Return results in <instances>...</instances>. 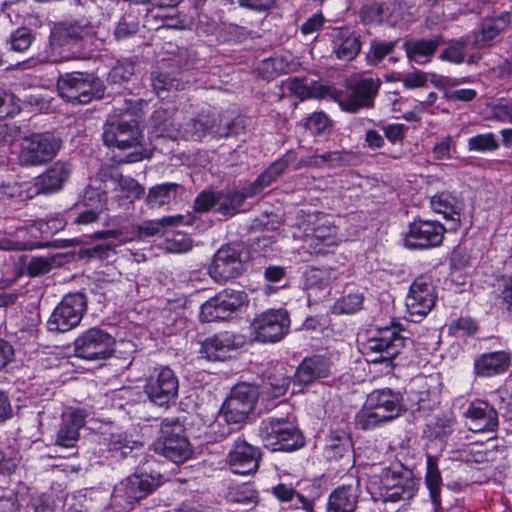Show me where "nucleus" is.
I'll return each mask as SVG.
<instances>
[{
    "label": "nucleus",
    "mask_w": 512,
    "mask_h": 512,
    "mask_svg": "<svg viewBox=\"0 0 512 512\" xmlns=\"http://www.w3.org/2000/svg\"><path fill=\"white\" fill-rule=\"evenodd\" d=\"M97 31L86 19H66L54 23L49 36L53 56L61 60L84 59L97 48Z\"/></svg>",
    "instance_id": "nucleus-1"
},
{
    "label": "nucleus",
    "mask_w": 512,
    "mask_h": 512,
    "mask_svg": "<svg viewBox=\"0 0 512 512\" xmlns=\"http://www.w3.org/2000/svg\"><path fill=\"white\" fill-rule=\"evenodd\" d=\"M368 490L383 502L406 503L415 496L418 481L412 470L395 463L384 468L379 479H370Z\"/></svg>",
    "instance_id": "nucleus-2"
},
{
    "label": "nucleus",
    "mask_w": 512,
    "mask_h": 512,
    "mask_svg": "<svg viewBox=\"0 0 512 512\" xmlns=\"http://www.w3.org/2000/svg\"><path fill=\"white\" fill-rule=\"evenodd\" d=\"M258 396V388L249 383H239L232 388L221 407L220 418L225 425L219 430L220 436L227 437L243 427L255 408Z\"/></svg>",
    "instance_id": "nucleus-3"
},
{
    "label": "nucleus",
    "mask_w": 512,
    "mask_h": 512,
    "mask_svg": "<svg viewBox=\"0 0 512 512\" xmlns=\"http://www.w3.org/2000/svg\"><path fill=\"white\" fill-rule=\"evenodd\" d=\"M382 82L379 78L362 77L347 83L345 90H337L333 87H324L329 98L336 101L342 110L357 113L361 109L374 107Z\"/></svg>",
    "instance_id": "nucleus-4"
},
{
    "label": "nucleus",
    "mask_w": 512,
    "mask_h": 512,
    "mask_svg": "<svg viewBox=\"0 0 512 512\" xmlns=\"http://www.w3.org/2000/svg\"><path fill=\"white\" fill-rule=\"evenodd\" d=\"M102 137L104 144L108 147H117L120 150L134 149L126 155V162L133 163L143 159L144 155L139 148L143 135L135 118L111 117L104 124Z\"/></svg>",
    "instance_id": "nucleus-5"
},
{
    "label": "nucleus",
    "mask_w": 512,
    "mask_h": 512,
    "mask_svg": "<svg viewBox=\"0 0 512 512\" xmlns=\"http://www.w3.org/2000/svg\"><path fill=\"white\" fill-rule=\"evenodd\" d=\"M61 146V138L53 132L32 133L19 144L18 163L22 167L45 165L57 156Z\"/></svg>",
    "instance_id": "nucleus-6"
},
{
    "label": "nucleus",
    "mask_w": 512,
    "mask_h": 512,
    "mask_svg": "<svg viewBox=\"0 0 512 512\" xmlns=\"http://www.w3.org/2000/svg\"><path fill=\"white\" fill-rule=\"evenodd\" d=\"M61 98L73 104H87L104 95L105 86L94 74L72 72L61 76L57 82Z\"/></svg>",
    "instance_id": "nucleus-7"
},
{
    "label": "nucleus",
    "mask_w": 512,
    "mask_h": 512,
    "mask_svg": "<svg viewBox=\"0 0 512 512\" xmlns=\"http://www.w3.org/2000/svg\"><path fill=\"white\" fill-rule=\"evenodd\" d=\"M413 341L396 326L378 328L363 344L364 353L372 363H391Z\"/></svg>",
    "instance_id": "nucleus-8"
},
{
    "label": "nucleus",
    "mask_w": 512,
    "mask_h": 512,
    "mask_svg": "<svg viewBox=\"0 0 512 512\" xmlns=\"http://www.w3.org/2000/svg\"><path fill=\"white\" fill-rule=\"evenodd\" d=\"M162 483L160 473L141 471L120 481L113 490L112 498L116 505L132 509L136 503L150 495Z\"/></svg>",
    "instance_id": "nucleus-9"
},
{
    "label": "nucleus",
    "mask_w": 512,
    "mask_h": 512,
    "mask_svg": "<svg viewBox=\"0 0 512 512\" xmlns=\"http://www.w3.org/2000/svg\"><path fill=\"white\" fill-rule=\"evenodd\" d=\"M260 437L273 451H293L303 446L301 432L284 418L269 417L261 422Z\"/></svg>",
    "instance_id": "nucleus-10"
},
{
    "label": "nucleus",
    "mask_w": 512,
    "mask_h": 512,
    "mask_svg": "<svg viewBox=\"0 0 512 512\" xmlns=\"http://www.w3.org/2000/svg\"><path fill=\"white\" fill-rule=\"evenodd\" d=\"M290 317L284 309H269L258 315L250 324V336L259 343H276L289 332Z\"/></svg>",
    "instance_id": "nucleus-11"
},
{
    "label": "nucleus",
    "mask_w": 512,
    "mask_h": 512,
    "mask_svg": "<svg viewBox=\"0 0 512 512\" xmlns=\"http://www.w3.org/2000/svg\"><path fill=\"white\" fill-rule=\"evenodd\" d=\"M87 310V298L81 292L63 297L47 321L50 332L64 333L77 327Z\"/></svg>",
    "instance_id": "nucleus-12"
},
{
    "label": "nucleus",
    "mask_w": 512,
    "mask_h": 512,
    "mask_svg": "<svg viewBox=\"0 0 512 512\" xmlns=\"http://www.w3.org/2000/svg\"><path fill=\"white\" fill-rule=\"evenodd\" d=\"M245 249L242 244L222 246L214 255L208 272L216 282H227L240 276L244 270Z\"/></svg>",
    "instance_id": "nucleus-13"
},
{
    "label": "nucleus",
    "mask_w": 512,
    "mask_h": 512,
    "mask_svg": "<svg viewBox=\"0 0 512 512\" xmlns=\"http://www.w3.org/2000/svg\"><path fill=\"white\" fill-rule=\"evenodd\" d=\"M114 339L106 331L91 328L74 341L75 356L87 361H103L113 353Z\"/></svg>",
    "instance_id": "nucleus-14"
},
{
    "label": "nucleus",
    "mask_w": 512,
    "mask_h": 512,
    "mask_svg": "<svg viewBox=\"0 0 512 512\" xmlns=\"http://www.w3.org/2000/svg\"><path fill=\"white\" fill-rule=\"evenodd\" d=\"M247 301L243 291L224 289L201 305L199 318L202 322L228 319Z\"/></svg>",
    "instance_id": "nucleus-15"
},
{
    "label": "nucleus",
    "mask_w": 512,
    "mask_h": 512,
    "mask_svg": "<svg viewBox=\"0 0 512 512\" xmlns=\"http://www.w3.org/2000/svg\"><path fill=\"white\" fill-rule=\"evenodd\" d=\"M241 129H243V125L240 120H233L226 123L224 127H220L217 125V119L214 116L203 114L181 124L182 139L194 141L201 140L207 134L216 138L237 135Z\"/></svg>",
    "instance_id": "nucleus-16"
},
{
    "label": "nucleus",
    "mask_w": 512,
    "mask_h": 512,
    "mask_svg": "<svg viewBox=\"0 0 512 512\" xmlns=\"http://www.w3.org/2000/svg\"><path fill=\"white\" fill-rule=\"evenodd\" d=\"M179 381L174 371L167 366L155 369L144 387L149 400L157 406H168L178 396Z\"/></svg>",
    "instance_id": "nucleus-17"
},
{
    "label": "nucleus",
    "mask_w": 512,
    "mask_h": 512,
    "mask_svg": "<svg viewBox=\"0 0 512 512\" xmlns=\"http://www.w3.org/2000/svg\"><path fill=\"white\" fill-rule=\"evenodd\" d=\"M445 227L434 220H415L409 226L405 245L413 249H427L439 246L444 238Z\"/></svg>",
    "instance_id": "nucleus-18"
},
{
    "label": "nucleus",
    "mask_w": 512,
    "mask_h": 512,
    "mask_svg": "<svg viewBox=\"0 0 512 512\" xmlns=\"http://www.w3.org/2000/svg\"><path fill=\"white\" fill-rule=\"evenodd\" d=\"M436 295L434 286L428 277L416 278L409 289L406 298V307L412 316L423 317L434 307Z\"/></svg>",
    "instance_id": "nucleus-19"
},
{
    "label": "nucleus",
    "mask_w": 512,
    "mask_h": 512,
    "mask_svg": "<svg viewBox=\"0 0 512 512\" xmlns=\"http://www.w3.org/2000/svg\"><path fill=\"white\" fill-rule=\"evenodd\" d=\"M260 458L259 448L240 438L234 442L228 454V462L232 472L239 475L255 473L258 470Z\"/></svg>",
    "instance_id": "nucleus-20"
},
{
    "label": "nucleus",
    "mask_w": 512,
    "mask_h": 512,
    "mask_svg": "<svg viewBox=\"0 0 512 512\" xmlns=\"http://www.w3.org/2000/svg\"><path fill=\"white\" fill-rule=\"evenodd\" d=\"M73 167L69 162L56 161L42 174L34 178L33 186L37 194H52L60 191L69 179Z\"/></svg>",
    "instance_id": "nucleus-21"
},
{
    "label": "nucleus",
    "mask_w": 512,
    "mask_h": 512,
    "mask_svg": "<svg viewBox=\"0 0 512 512\" xmlns=\"http://www.w3.org/2000/svg\"><path fill=\"white\" fill-rule=\"evenodd\" d=\"M366 402L370 409L384 415L388 422L400 416L403 410L401 394L390 388L373 390L368 394Z\"/></svg>",
    "instance_id": "nucleus-22"
},
{
    "label": "nucleus",
    "mask_w": 512,
    "mask_h": 512,
    "mask_svg": "<svg viewBox=\"0 0 512 512\" xmlns=\"http://www.w3.org/2000/svg\"><path fill=\"white\" fill-rule=\"evenodd\" d=\"M85 418L86 413L82 409H72L63 413L55 445L63 448H74L79 440V430L85 425Z\"/></svg>",
    "instance_id": "nucleus-23"
},
{
    "label": "nucleus",
    "mask_w": 512,
    "mask_h": 512,
    "mask_svg": "<svg viewBox=\"0 0 512 512\" xmlns=\"http://www.w3.org/2000/svg\"><path fill=\"white\" fill-rule=\"evenodd\" d=\"M465 416L468 428L473 432L494 431L498 426L497 411L485 401L472 402Z\"/></svg>",
    "instance_id": "nucleus-24"
},
{
    "label": "nucleus",
    "mask_w": 512,
    "mask_h": 512,
    "mask_svg": "<svg viewBox=\"0 0 512 512\" xmlns=\"http://www.w3.org/2000/svg\"><path fill=\"white\" fill-rule=\"evenodd\" d=\"M332 363L329 358L314 355L305 358L297 367L294 382L299 385H308L315 380L326 378L331 374Z\"/></svg>",
    "instance_id": "nucleus-25"
},
{
    "label": "nucleus",
    "mask_w": 512,
    "mask_h": 512,
    "mask_svg": "<svg viewBox=\"0 0 512 512\" xmlns=\"http://www.w3.org/2000/svg\"><path fill=\"white\" fill-rule=\"evenodd\" d=\"M360 35L348 28H336L332 32L333 51L339 60L352 61L361 51Z\"/></svg>",
    "instance_id": "nucleus-26"
},
{
    "label": "nucleus",
    "mask_w": 512,
    "mask_h": 512,
    "mask_svg": "<svg viewBox=\"0 0 512 512\" xmlns=\"http://www.w3.org/2000/svg\"><path fill=\"white\" fill-rule=\"evenodd\" d=\"M430 206L450 222V230L459 228L463 204L457 197L449 192H441L430 198Z\"/></svg>",
    "instance_id": "nucleus-27"
},
{
    "label": "nucleus",
    "mask_w": 512,
    "mask_h": 512,
    "mask_svg": "<svg viewBox=\"0 0 512 512\" xmlns=\"http://www.w3.org/2000/svg\"><path fill=\"white\" fill-rule=\"evenodd\" d=\"M510 366V356L505 351L484 353L474 361V372L479 377H492L504 373Z\"/></svg>",
    "instance_id": "nucleus-28"
},
{
    "label": "nucleus",
    "mask_w": 512,
    "mask_h": 512,
    "mask_svg": "<svg viewBox=\"0 0 512 512\" xmlns=\"http://www.w3.org/2000/svg\"><path fill=\"white\" fill-rule=\"evenodd\" d=\"M235 347L234 335L225 331L207 338L202 343L201 352L205 354L207 359L217 361L225 359L227 354Z\"/></svg>",
    "instance_id": "nucleus-29"
},
{
    "label": "nucleus",
    "mask_w": 512,
    "mask_h": 512,
    "mask_svg": "<svg viewBox=\"0 0 512 512\" xmlns=\"http://www.w3.org/2000/svg\"><path fill=\"white\" fill-rule=\"evenodd\" d=\"M155 452L175 463H183L192 454L191 444L187 437L174 440H156Z\"/></svg>",
    "instance_id": "nucleus-30"
},
{
    "label": "nucleus",
    "mask_w": 512,
    "mask_h": 512,
    "mask_svg": "<svg viewBox=\"0 0 512 512\" xmlns=\"http://www.w3.org/2000/svg\"><path fill=\"white\" fill-rule=\"evenodd\" d=\"M310 228L306 230V238L311 244L332 246L336 244L337 228L325 216H317L309 222Z\"/></svg>",
    "instance_id": "nucleus-31"
},
{
    "label": "nucleus",
    "mask_w": 512,
    "mask_h": 512,
    "mask_svg": "<svg viewBox=\"0 0 512 512\" xmlns=\"http://www.w3.org/2000/svg\"><path fill=\"white\" fill-rule=\"evenodd\" d=\"M442 43L443 38L438 35L431 39L407 41L404 43L403 47L409 60L422 64L430 60Z\"/></svg>",
    "instance_id": "nucleus-32"
},
{
    "label": "nucleus",
    "mask_w": 512,
    "mask_h": 512,
    "mask_svg": "<svg viewBox=\"0 0 512 512\" xmlns=\"http://www.w3.org/2000/svg\"><path fill=\"white\" fill-rule=\"evenodd\" d=\"M357 503L356 488L352 485H343L330 494L326 512H355Z\"/></svg>",
    "instance_id": "nucleus-33"
},
{
    "label": "nucleus",
    "mask_w": 512,
    "mask_h": 512,
    "mask_svg": "<svg viewBox=\"0 0 512 512\" xmlns=\"http://www.w3.org/2000/svg\"><path fill=\"white\" fill-rule=\"evenodd\" d=\"M296 160L293 151H288L281 158L274 161L258 178L253 182V193L261 192L265 187L269 186L279 176H281L286 168Z\"/></svg>",
    "instance_id": "nucleus-34"
},
{
    "label": "nucleus",
    "mask_w": 512,
    "mask_h": 512,
    "mask_svg": "<svg viewBox=\"0 0 512 512\" xmlns=\"http://www.w3.org/2000/svg\"><path fill=\"white\" fill-rule=\"evenodd\" d=\"M351 439L344 430H334L327 436L325 443V455L329 460H338L350 456Z\"/></svg>",
    "instance_id": "nucleus-35"
},
{
    "label": "nucleus",
    "mask_w": 512,
    "mask_h": 512,
    "mask_svg": "<svg viewBox=\"0 0 512 512\" xmlns=\"http://www.w3.org/2000/svg\"><path fill=\"white\" fill-rule=\"evenodd\" d=\"M183 221L182 215L164 216L158 220L145 221L141 225L132 228V239H142L144 237H152L161 233L164 227H172Z\"/></svg>",
    "instance_id": "nucleus-36"
},
{
    "label": "nucleus",
    "mask_w": 512,
    "mask_h": 512,
    "mask_svg": "<svg viewBox=\"0 0 512 512\" xmlns=\"http://www.w3.org/2000/svg\"><path fill=\"white\" fill-rule=\"evenodd\" d=\"M151 82L154 91L159 97L164 98V93L170 91H178L185 88L186 82L182 81L168 70L161 68L152 72Z\"/></svg>",
    "instance_id": "nucleus-37"
},
{
    "label": "nucleus",
    "mask_w": 512,
    "mask_h": 512,
    "mask_svg": "<svg viewBox=\"0 0 512 512\" xmlns=\"http://www.w3.org/2000/svg\"><path fill=\"white\" fill-rule=\"evenodd\" d=\"M253 185L246 192L227 191L218 192V208L217 211L224 216H232L238 212L239 208L248 196H252Z\"/></svg>",
    "instance_id": "nucleus-38"
},
{
    "label": "nucleus",
    "mask_w": 512,
    "mask_h": 512,
    "mask_svg": "<svg viewBox=\"0 0 512 512\" xmlns=\"http://www.w3.org/2000/svg\"><path fill=\"white\" fill-rule=\"evenodd\" d=\"M509 14L504 13L498 17L485 19L479 34L476 35L474 46H483L496 37L507 27Z\"/></svg>",
    "instance_id": "nucleus-39"
},
{
    "label": "nucleus",
    "mask_w": 512,
    "mask_h": 512,
    "mask_svg": "<svg viewBox=\"0 0 512 512\" xmlns=\"http://www.w3.org/2000/svg\"><path fill=\"white\" fill-rule=\"evenodd\" d=\"M179 185L176 183H162L151 187L146 197L150 208H160L168 205L176 198Z\"/></svg>",
    "instance_id": "nucleus-40"
},
{
    "label": "nucleus",
    "mask_w": 512,
    "mask_h": 512,
    "mask_svg": "<svg viewBox=\"0 0 512 512\" xmlns=\"http://www.w3.org/2000/svg\"><path fill=\"white\" fill-rule=\"evenodd\" d=\"M425 484L429 490L431 501L438 510L441 505V486L442 477L438 469L437 461L433 456L427 457V469L425 475Z\"/></svg>",
    "instance_id": "nucleus-41"
},
{
    "label": "nucleus",
    "mask_w": 512,
    "mask_h": 512,
    "mask_svg": "<svg viewBox=\"0 0 512 512\" xmlns=\"http://www.w3.org/2000/svg\"><path fill=\"white\" fill-rule=\"evenodd\" d=\"M152 120L157 137L171 140L182 139L181 124L167 117L165 111H156L152 116Z\"/></svg>",
    "instance_id": "nucleus-42"
},
{
    "label": "nucleus",
    "mask_w": 512,
    "mask_h": 512,
    "mask_svg": "<svg viewBox=\"0 0 512 512\" xmlns=\"http://www.w3.org/2000/svg\"><path fill=\"white\" fill-rule=\"evenodd\" d=\"M340 272L332 267L310 268L305 275L309 288L324 289L337 280Z\"/></svg>",
    "instance_id": "nucleus-43"
},
{
    "label": "nucleus",
    "mask_w": 512,
    "mask_h": 512,
    "mask_svg": "<svg viewBox=\"0 0 512 512\" xmlns=\"http://www.w3.org/2000/svg\"><path fill=\"white\" fill-rule=\"evenodd\" d=\"M37 229L34 226L29 228H20L16 231V239L12 238H3L0 239V249L6 251H23V250H32L34 248L40 247V244H34L31 241L25 240V235L28 232H34Z\"/></svg>",
    "instance_id": "nucleus-44"
},
{
    "label": "nucleus",
    "mask_w": 512,
    "mask_h": 512,
    "mask_svg": "<svg viewBox=\"0 0 512 512\" xmlns=\"http://www.w3.org/2000/svg\"><path fill=\"white\" fill-rule=\"evenodd\" d=\"M387 422L385 416L378 413L375 409H370L367 402H365L364 407L355 416V425L361 430H371Z\"/></svg>",
    "instance_id": "nucleus-45"
},
{
    "label": "nucleus",
    "mask_w": 512,
    "mask_h": 512,
    "mask_svg": "<svg viewBox=\"0 0 512 512\" xmlns=\"http://www.w3.org/2000/svg\"><path fill=\"white\" fill-rule=\"evenodd\" d=\"M287 87L291 93L301 99L308 97H329L328 93L323 90L325 86H319L318 90L307 85L304 79L294 77L288 80Z\"/></svg>",
    "instance_id": "nucleus-46"
},
{
    "label": "nucleus",
    "mask_w": 512,
    "mask_h": 512,
    "mask_svg": "<svg viewBox=\"0 0 512 512\" xmlns=\"http://www.w3.org/2000/svg\"><path fill=\"white\" fill-rule=\"evenodd\" d=\"M35 40V34L28 27H19L14 30L9 39L10 49L15 52H24L29 49L33 41Z\"/></svg>",
    "instance_id": "nucleus-47"
},
{
    "label": "nucleus",
    "mask_w": 512,
    "mask_h": 512,
    "mask_svg": "<svg viewBox=\"0 0 512 512\" xmlns=\"http://www.w3.org/2000/svg\"><path fill=\"white\" fill-rule=\"evenodd\" d=\"M364 297L361 293H351L339 298L333 305L335 314H353L362 308Z\"/></svg>",
    "instance_id": "nucleus-48"
},
{
    "label": "nucleus",
    "mask_w": 512,
    "mask_h": 512,
    "mask_svg": "<svg viewBox=\"0 0 512 512\" xmlns=\"http://www.w3.org/2000/svg\"><path fill=\"white\" fill-rule=\"evenodd\" d=\"M180 437H187L182 422L176 417L164 418L160 425V435L157 440H176Z\"/></svg>",
    "instance_id": "nucleus-49"
},
{
    "label": "nucleus",
    "mask_w": 512,
    "mask_h": 512,
    "mask_svg": "<svg viewBox=\"0 0 512 512\" xmlns=\"http://www.w3.org/2000/svg\"><path fill=\"white\" fill-rule=\"evenodd\" d=\"M386 14L387 8L378 2L363 5L359 13L364 24H380L385 20Z\"/></svg>",
    "instance_id": "nucleus-50"
},
{
    "label": "nucleus",
    "mask_w": 512,
    "mask_h": 512,
    "mask_svg": "<svg viewBox=\"0 0 512 512\" xmlns=\"http://www.w3.org/2000/svg\"><path fill=\"white\" fill-rule=\"evenodd\" d=\"M305 128L313 135H327L332 128V122L324 112H314L305 121Z\"/></svg>",
    "instance_id": "nucleus-51"
},
{
    "label": "nucleus",
    "mask_w": 512,
    "mask_h": 512,
    "mask_svg": "<svg viewBox=\"0 0 512 512\" xmlns=\"http://www.w3.org/2000/svg\"><path fill=\"white\" fill-rule=\"evenodd\" d=\"M134 64L130 61L118 62L108 73L107 81L110 84L127 82L134 74Z\"/></svg>",
    "instance_id": "nucleus-52"
},
{
    "label": "nucleus",
    "mask_w": 512,
    "mask_h": 512,
    "mask_svg": "<svg viewBox=\"0 0 512 512\" xmlns=\"http://www.w3.org/2000/svg\"><path fill=\"white\" fill-rule=\"evenodd\" d=\"M18 461V452L12 446L0 443V473L11 474Z\"/></svg>",
    "instance_id": "nucleus-53"
},
{
    "label": "nucleus",
    "mask_w": 512,
    "mask_h": 512,
    "mask_svg": "<svg viewBox=\"0 0 512 512\" xmlns=\"http://www.w3.org/2000/svg\"><path fill=\"white\" fill-rule=\"evenodd\" d=\"M397 41H372L370 44V51L367 54L369 63L377 64L382 61L387 55L392 53Z\"/></svg>",
    "instance_id": "nucleus-54"
},
{
    "label": "nucleus",
    "mask_w": 512,
    "mask_h": 512,
    "mask_svg": "<svg viewBox=\"0 0 512 512\" xmlns=\"http://www.w3.org/2000/svg\"><path fill=\"white\" fill-rule=\"evenodd\" d=\"M498 146L497 139L493 133L478 134L468 140V148L471 151H494Z\"/></svg>",
    "instance_id": "nucleus-55"
},
{
    "label": "nucleus",
    "mask_w": 512,
    "mask_h": 512,
    "mask_svg": "<svg viewBox=\"0 0 512 512\" xmlns=\"http://www.w3.org/2000/svg\"><path fill=\"white\" fill-rule=\"evenodd\" d=\"M54 261V256L31 257V259L26 265L27 273L31 277L44 275L51 271Z\"/></svg>",
    "instance_id": "nucleus-56"
},
{
    "label": "nucleus",
    "mask_w": 512,
    "mask_h": 512,
    "mask_svg": "<svg viewBox=\"0 0 512 512\" xmlns=\"http://www.w3.org/2000/svg\"><path fill=\"white\" fill-rule=\"evenodd\" d=\"M320 168L327 166L330 168L347 165L351 157L350 153L332 151L321 155H316Z\"/></svg>",
    "instance_id": "nucleus-57"
},
{
    "label": "nucleus",
    "mask_w": 512,
    "mask_h": 512,
    "mask_svg": "<svg viewBox=\"0 0 512 512\" xmlns=\"http://www.w3.org/2000/svg\"><path fill=\"white\" fill-rule=\"evenodd\" d=\"M137 442L131 440L126 433L112 434L109 441L111 451H118L122 456L131 452Z\"/></svg>",
    "instance_id": "nucleus-58"
},
{
    "label": "nucleus",
    "mask_w": 512,
    "mask_h": 512,
    "mask_svg": "<svg viewBox=\"0 0 512 512\" xmlns=\"http://www.w3.org/2000/svg\"><path fill=\"white\" fill-rule=\"evenodd\" d=\"M228 500L232 503L242 504L246 510L255 507L257 500L254 491L252 490H231L228 493Z\"/></svg>",
    "instance_id": "nucleus-59"
},
{
    "label": "nucleus",
    "mask_w": 512,
    "mask_h": 512,
    "mask_svg": "<svg viewBox=\"0 0 512 512\" xmlns=\"http://www.w3.org/2000/svg\"><path fill=\"white\" fill-rule=\"evenodd\" d=\"M290 384V379L284 376H270L266 384V392L272 397H279L286 393Z\"/></svg>",
    "instance_id": "nucleus-60"
},
{
    "label": "nucleus",
    "mask_w": 512,
    "mask_h": 512,
    "mask_svg": "<svg viewBox=\"0 0 512 512\" xmlns=\"http://www.w3.org/2000/svg\"><path fill=\"white\" fill-rule=\"evenodd\" d=\"M444 61L460 64L465 59L464 42H456L444 49L440 55Z\"/></svg>",
    "instance_id": "nucleus-61"
},
{
    "label": "nucleus",
    "mask_w": 512,
    "mask_h": 512,
    "mask_svg": "<svg viewBox=\"0 0 512 512\" xmlns=\"http://www.w3.org/2000/svg\"><path fill=\"white\" fill-rule=\"evenodd\" d=\"M218 193L212 191L201 192L194 201V208L198 212H206L215 204H218Z\"/></svg>",
    "instance_id": "nucleus-62"
},
{
    "label": "nucleus",
    "mask_w": 512,
    "mask_h": 512,
    "mask_svg": "<svg viewBox=\"0 0 512 512\" xmlns=\"http://www.w3.org/2000/svg\"><path fill=\"white\" fill-rule=\"evenodd\" d=\"M115 110L120 114H127L129 116H135L140 110L141 101L134 99H115Z\"/></svg>",
    "instance_id": "nucleus-63"
},
{
    "label": "nucleus",
    "mask_w": 512,
    "mask_h": 512,
    "mask_svg": "<svg viewBox=\"0 0 512 512\" xmlns=\"http://www.w3.org/2000/svg\"><path fill=\"white\" fill-rule=\"evenodd\" d=\"M501 307L509 316H512V274L504 279L501 291Z\"/></svg>",
    "instance_id": "nucleus-64"
}]
</instances>
